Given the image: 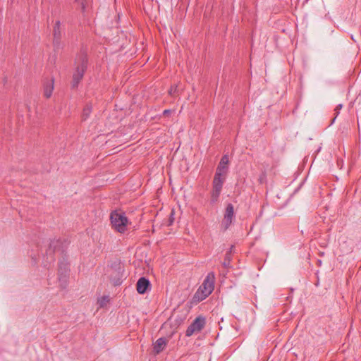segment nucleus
<instances>
[{"label": "nucleus", "mask_w": 361, "mask_h": 361, "mask_svg": "<svg viewBox=\"0 0 361 361\" xmlns=\"http://www.w3.org/2000/svg\"><path fill=\"white\" fill-rule=\"evenodd\" d=\"M87 55L85 51H80L75 59V70L73 74L71 87L75 89L83 78L85 72L87 68Z\"/></svg>", "instance_id": "f257e3e1"}, {"label": "nucleus", "mask_w": 361, "mask_h": 361, "mask_svg": "<svg viewBox=\"0 0 361 361\" xmlns=\"http://www.w3.org/2000/svg\"><path fill=\"white\" fill-rule=\"evenodd\" d=\"M215 276L213 272L209 273L202 284L199 287L193 296L196 302H201L207 298L214 290Z\"/></svg>", "instance_id": "f03ea898"}, {"label": "nucleus", "mask_w": 361, "mask_h": 361, "mask_svg": "<svg viewBox=\"0 0 361 361\" xmlns=\"http://www.w3.org/2000/svg\"><path fill=\"white\" fill-rule=\"evenodd\" d=\"M110 220L112 228L119 233H124L126 231L129 221L124 212L117 210L111 212Z\"/></svg>", "instance_id": "7ed1b4c3"}, {"label": "nucleus", "mask_w": 361, "mask_h": 361, "mask_svg": "<svg viewBox=\"0 0 361 361\" xmlns=\"http://www.w3.org/2000/svg\"><path fill=\"white\" fill-rule=\"evenodd\" d=\"M226 177L224 176H216V175H214L212 181V191L211 194L212 204H214L218 201Z\"/></svg>", "instance_id": "20e7f679"}, {"label": "nucleus", "mask_w": 361, "mask_h": 361, "mask_svg": "<svg viewBox=\"0 0 361 361\" xmlns=\"http://www.w3.org/2000/svg\"><path fill=\"white\" fill-rule=\"evenodd\" d=\"M206 319L202 316L197 317L188 327L185 335L191 336L195 333L200 332L205 326Z\"/></svg>", "instance_id": "39448f33"}, {"label": "nucleus", "mask_w": 361, "mask_h": 361, "mask_svg": "<svg viewBox=\"0 0 361 361\" xmlns=\"http://www.w3.org/2000/svg\"><path fill=\"white\" fill-rule=\"evenodd\" d=\"M69 273V267L68 263L65 262H61L59 264L58 269V279L61 288H66L67 286L68 279Z\"/></svg>", "instance_id": "423d86ee"}, {"label": "nucleus", "mask_w": 361, "mask_h": 361, "mask_svg": "<svg viewBox=\"0 0 361 361\" xmlns=\"http://www.w3.org/2000/svg\"><path fill=\"white\" fill-rule=\"evenodd\" d=\"M61 242L59 240H51L49 244V247L46 250V262L51 264L55 260L54 253L60 250Z\"/></svg>", "instance_id": "0eeeda50"}, {"label": "nucleus", "mask_w": 361, "mask_h": 361, "mask_svg": "<svg viewBox=\"0 0 361 361\" xmlns=\"http://www.w3.org/2000/svg\"><path fill=\"white\" fill-rule=\"evenodd\" d=\"M233 217L234 207L231 203H229L226 207L224 219L222 221V226H224V230H226L229 228L232 224Z\"/></svg>", "instance_id": "6e6552de"}, {"label": "nucleus", "mask_w": 361, "mask_h": 361, "mask_svg": "<svg viewBox=\"0 0 361 361\" xmlns=\"http://www.w3.org/2000/svg\"><path fill=\"white\" fill-rule=\"evenodd\" d=\"M228 163H229L228 156L226 154L224 155L221 157V159L217 166L216 173H215L216 176H224V177L226 176L228 169Z\"/></svg>", "instance_id": "1a4fd4ad"}, {"label": "nucleus", "mask_w": 361, "mask_h": 361, "mask_svg": "<svg viewBox=\"0 0 361 361\" xmlns=\"http://www.w3.org/2000/svg\"><path fill=\"white\" fill-rule=\"evenodd\" d=\"M123 271V269L120 264H118L115 266V276H114V274H111L110 276L111 281L113 282L114 286H117L121 285Z\"/></svg>", "instance_id": "9d476101"}, {"label": "nucleus", "mask_w": 361, "mask_h": 361, "mask_svg": "<svg viewBox=\"0 0 361 361\" xmlns=\"http://www.w3.org/2000/svg\"><path fill=\"white\" fill-rule=\"evenodd\" d=\"M150 287L149 281L145 277H141L137 282L136 288L140 294H144Z\"/></svg>", "instance_id": "9b49d317"}, {"label": "nucleus", "mask_w": 361, "mask_h": 361, "mask_svg": "<svg viewBox=\"0 0 361 361\" xmlns=\"http://www.w3.org/2000/svg\"><path fill=\"white\" fill-rule=\"evenodd\" d=\"M54 78L48 79L44 82V95L46 98H49L54 90Z\"/></svg>", "instance_id": "f8f14e48"}, {"label": "nucleus", "mask_w": 361, "mask_h": 361, "mask_svg": "<svg viewBox=\"0 0 361 361\" xmlns=\"http://www.w3.org/2000/svg\"><path fill=\"white\" fill-rule=\"evenodd\" d=\"M167 340H157L153 343V351L154 355L160 353L166 346Z\"/></svg>", "instance_id": "ddd939ff"}, {"label": "nucleus", "mask_w": 361, "mask_h": 361, "mask_svg": "<svg viewBox=\"0 0 361 361\" xmlns=\"http://www.w3.org/2000/svg\"><path fill=\"white\" fill-rule=\"evenodd\" d=\"M233 248H234L233 245H232L230 247V250L226 253V255H225V257H224V260L222 262L223 267L226 269L231 267V259H232L231 253L233 252Z\"/></svg>", "instance_id": "4468645a"}, {"label": "nucleus", "mask_w": 361, "mask_h": 361, "mask_svg": "<svg viewBox=\"0 0 361 361\" xmlns=\"http://www.w3.org/2000/svg\"><path fill=\"white\" fill-rule=\"evenodd\" d=\"M53 35L54 37L56 38V39H61V23L59 20H57L54 26Z\"/></svg>", "instance_id": "2eb2a0df"}, {"label": "nucleus", "mask_w": 361, "mask_h": 361, "mask_svg": "<svg viewBox=\"0 0 361 361\" xmlns=\"http://www.w3.org/2000/svg\"><path fill=\"white\" fill-rule=\"evenodd\" d=\"M92 111V106L90 104H86L85 106L83 109L82 113V120L85 121L89 117L90 113Z\"/></svg>", "instance_id": "dca6fc26"}, {"label": "nucleus", "mask_w": 361, "mask_h": 361, "mask_svg": "<svg viewBox=\"0 0 361 361\" xmlns=\"http://www.w3.org/2000/svg\"><path fill=\"white\" fill-rule=\"evenodd\" d=\"M110 298L109 295H104L98 299L97 304L100 308H103L109 302Z\"/></svg>", "instance_id": "f3484780"}, {"label": "nucleus", "mask_w": 361, "mask_h": 361, "mask_svg": "<svg viewBox=\"0 0 361 361\" xmlns=\"http://www.w3.org/2000/svg\"><path fill=\"white\" fill-rule=\"evenodd\" d=\"M53 44L55 49H59L61 47V39H57L54 37Z\"/></svg>", "instance_id": "a211bd4d"}, {"label": "nucleus", "mask_w": 361, "mask_h": 361, "mask_svg": "<svg viewBox=\"0 0 361 361\" xmlns=\"http://www.w3.org/2000/svg\"><path fill=\"white\" fill-rule=\"evenodd\" d=\"M342 106H342V104H338V105L336 107V109H335V114H336V116H335V117H334V118L333 119L332 122H334V120L336 119V117L338 115V114H339V110H341V109Z\"/></svg>", "instance_id": "6ab92c4d"}, {"label": "nucleus", "mask_w": 361, "mask_h": 361, "mask_svg": "<svg viewBox=\"0 0 361 361\" xmlns=\"http://www.w3.org/2000/svg\"><path fill=\"white\" fill-rule=\"evenodd\" d=\"M171 110H169V109H166V110H164V112H163V115H164V116H168L169 115H170V114H171Z\"/></svg>", "instance_id": "aec40b11"}, {"label": "nucleus", "mask_w": 361, "mask_h": 361, "mask_svg": "<svg viewBox=\"0 0 361 361\" xmlns=\"http://www.w3.org/2000/svg\"><path fill=\"white\" fill-rule=\"evenodd\" d=\"M172 92H173V90H172V88H171V90L169 91V94H172Z\"/></svg>", "instance_id": "412c9836"}, {"label": "nucleus", "mask_w": 361, "mask_h": 361, "mask_svg": "<svg viewBox=\"0 0 361 361\" xmlns=\"http://www.w3.org/2000/svg\"><path fill=\"white\" fill-rule=\"evenodd\" d=\"M318 264L320 265L322 264V261L321 260H318Z\"/></svg>", "instance_id": "4be33fe9"}]
</instances>
